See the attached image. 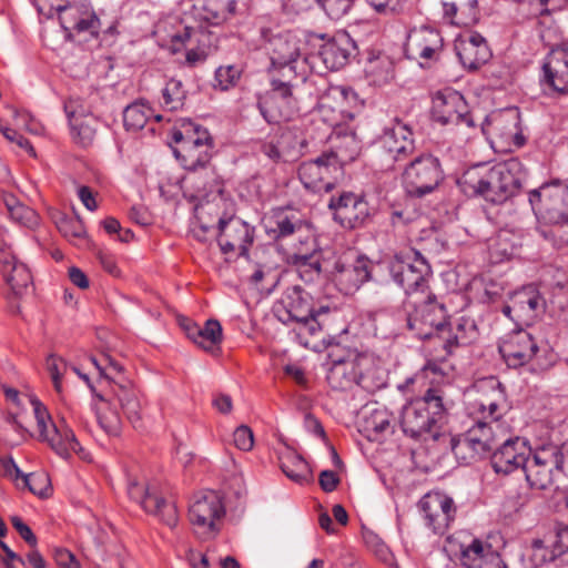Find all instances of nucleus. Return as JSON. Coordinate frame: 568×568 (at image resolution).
<instances>
[{
	"label": "nucleus",
	"mask_w": 568,
	"mask_h": 568,
	"mask_svg": "<svg viewBox=\"0 0 568 568\" xmlns=\"http://www.w3.org/2000/svg\"><path fill=\"white\" fill-rule=\"evenodd\" d=\"M467 412L476 424L452 438V450L457 458L473 462L491 455L504 437L499 420L506 413V394L501 383L489 377L475 384L468 394Z\"/></svg>",
	"instance_id": "nucleus-1"
},
{
	"label": "nucleus",
	"mask_w": 568,
	"mask_h": 568,
	"mask_svg": "<svg viewBox=\"0 0 568 568\" xmlns=\"http://www.w3.org/2000/svg\"><path fill=\"white\" fill-rule=\"evenodd\" d=\"M274 314L284 324L295 322L301 332H307L315 336L318 332L328 328L331 320L339 315V312L328 305L314 308L313 298L300 285L287 287L281 298L274 305Z\"/></svg>",
	"instance_id": "nucleus-2"
},
{
	"label": "nucleus",
	"mask_w": 568,
	"mask_h": 568,
	"mask_svg": "<svg viewBox=\"0 0 568 568\" xmlns=\"http://www.w3.org/2000/svg\"><path fill=\"white\" fill-rule=\"evenodd\" d=\"M444 390L438 387L428 388L423 396L409 400L402 408L400 427L412 438L438 436V423L446 413Z\"/></svg>",
	"instance_id": "nucleus-3"
},
{
	"label": "nucleus",
	"mask_w": 568,
	"mask_h": 568,
	"mask_svg": "<svg viewBox=\"0 0 568 568\" xmlns=\"http://www.w3.org/2000/svg\"><path fill=\"white\" fill-rule=\"evenodd\" d=\"M168 34L173 52L186 49L185 60L191 67L204 62L217 47V36L194 18H174Z\"/></svg>",
	"instance_id": "nucleus-4"
},
{
	"label": "nucleus",
	"mask_w": 568,
	"mask_h": 568,
	"mask_svg": "<svg viewBox=\"0 0 568 568\" xmlns=\"http://www.w3.org/2000/svg\"><path fill=\"white\" fill-rule=\"evenodd\" d=\"M407 328L419 338L437 337L449 318L445 303L432 292L406 297L404 301Z\"/></svg>",
	"instance_id": "nucleus-5"
},
{
	"label": "nucleus",
	"mask_w": 568,
	"mask_h": 568,
	"mask_svg": "<svg viewBox=\"0 0 568 568\" xmlns=\"http://www.w3.org/2000/svg\"><path fill=\"white\" fill-rule=\"evenodd\" d=\"M388 268L393 281L405 291L406 297L423 295L428 290L432 267L419 251L413 247L400 250L390 260Z\"/></svg>",
	"instance_id": "nucleus-6"
},
{
	"label": "nucleus",
	"mask_w": 568,
	"mask_h": 568,
	"mask_svg": "<svg viewBox=\"0 0 568 568\" xmlns=\"http://www.w3.org/2000/svg\"><path fill=\"white\" fill-rule=\"evenodd\" d=\"M530 455L524 470L531 488L547 489L560 474H568L561 446L548 443L538 446Z\"/></svg>",
	"instance_id": "nucleus-7"
},
{
	"label": "nucleus",
	"mask_w": 568,
	"mask_h": 568,
	"mask_svg": "<svg viewBox=\"0 0 568 568\" xmlns=\"http://www.w3.org/2000/svg\"><path fill=\"white\" fill-rule=\"evenodd\" d=\"M444 179L439 159L430 153L420 154L412 160L402 175L404 189L413 197L433 193Z\"/></svg>",
	"instance_id": "nucleus-8"
},
{
	"label": "nucleus",
	"mask_w": 568,
	"mask_h": 568,
	"mask_svg": "<svg viewBox=\"0 0 568 568\" xmlns=\"http://www.w3.org/2000/svg\"><path fill=\"white\" fill-rule=\"evenodd\" d=\"M39 439L47 443L60 457L69 458L71 453L84 458V450L80 446L73 430L64 423L54 424L45 408L38 399L31 400Z\"/></svg>",
	"instance_id": "nucleus-9"
},
{
	"label": "nucleus",
	"mask_w": 568,
	"mask_h": 568,
	"mask_svg": "<svg viewBox=\"0 0 568 568\" xmlns=\"http://www.w3.org/2000/svg\"><path fill=\"white\" fill-rule=\"evenodd\" d=\"M529 203L536 216L548 223L566 222L568 219V185L560 181L544 183L529 191Z\"/></svg>",
	"instance_id": "nucleus-10"
},
{
	"label": "nucleus",
	"mask_w": 568,
	"mask_h": 568,
	"mask_svg": "<svg viewBox=\"0 0 568 568\" xmlns=\"http://www.w3.org/2000/svg\"><path fill=\"white\" fill-rule=\"evenodd\" d=\"M224 515L222 498L214 490L196 495L189 508L190 523L195 535L202 540L212 539L219 534V521Z\"/></svg>",
	"instance_id": "nucleus-11"
},
{
	"label": "nucleus",
	"mask_w": 568,
	"mask_h": 568,
	"mask_svg": "<svg viewBox=\"0 0 568 568\" xmlns=\"http://www.w3.org/2000/svg\"><path fill=\"white\" fill-rule=\"evenodd\" d=\"M521 163L517 159L488 168L483 196L494 204H503L514 196L521 186Z\"/></svg>",
	"instance_id": "nucleus-12"
},
{
	"label": "nucleus",
	"mask_w": 568,
	"mask_h": 568,
	"mask_svg": "<svg viewBox=\"0 0 568 568\" xmlns=\"http://www.w3.org/2000/svg\"><path fill=\"white\" fill-rule=\"evenodd\" d=\"M310 41L321 43L317 47L316 57L327 70L336 71L344 68L358 53L355 40L346 31H338L334 36L314 33Z\"/></svg>",
	"instance_id": "nucleus-13"
},
{
	"label": "nucleus",
	"mask_w": 568,
	"mask_h": 568,
	"mask_svg": "<svg viewBox=\"0 0 568 568\" xmlns=\"http://www.w3.org/2000/svg\"><path fill=\"white\" fill-rule=\"evenodd\" d=\"M546 312V300L539 290L530 284L515 291L501 313L517 324L530 325Z\"/></svg>",
	"instance_id": "nucleus-14"
},
{
	"label": "nucleus",
	"mask_w": 568,
	"mask_h": 568,
	"mask_svg": "<svg viewBox=\"0 0 568 568\" xmlns=\"http://www.w3.org/2000/svg\"><path fill=\"white\" fill-rule=\"evenodd\" d=\"M432 115L434 121L447 125L465 124L475 128V121L462 93L453 89L438 91L433 98Z\"/></svg>",
	"instance_id": "nucleus-15"
},
{
	"label": "nucleus",
	"mask_w": 568,
	"mask_h": 568,
	"mask_svg": "<svg viewBox=\"0 0 568 568\" xmlns=\"http://www.w3.org/2000/svg\"><path fill=\"white\" fill-rule=\"evenodd\" d=\"M444 50V38L439 30L422 26L409 31L405 43L408 59L419 61L422 67L429 65L440 59Z\"/></svg>",
	"instance_id": "nucleus-16"
},
{
	"label": "nucleus",
	"mask_w": 568,
	"mask_h": 568,
	"mask_svg": "<svg viewBox=\"0 0 568 568\" xmlns=\"http://www.w3.org/2000/svg\"><path fill=\"white\" fill-rule=\"evenodd\" d=\"M128 494L132 500L139 503L143 509L158 516L166 526L173 528L179 521V513L173 499L162 497L155 488L130 480Z\"/></svg>",
	"instance_id": "nucleus-17"
},
{
	"label": "nucleus",
	"mask_w": 568,
	"mask_h": 568,
	"mask_svg": "<svg viewBox=\"0 0 568 568\" xmlns=\"http://www.w3.org/2000/svg\"><path fill=\"white\" fill-rule=\"evenodd\" d=\"M426 526L436 535H444L456 517V506L452 497L440 491H430L418 503Z\"/></svg>",
	"instance_id": "nucleus-18"
},
{
	"label": "nucleus",
	"mask_w": 568,
	"mask_h": 568,
	"mask_svg": "<svg viewBox=\"0 0 568 568\" xmlns=\"http://www.w3.org/2000/svg\"><path fill=\"white\" fill-rule=\"evenodd\" d=\"M254 241V227L237 216L219 220L217 243L224 254L246 255Z\"/></svg>",
	"instance_id": "nucleus-19"
},
{
	"label": "nucleus",
	"mask_w": 568,
	"mask_h": 568,
	"mask_svg": "<svg viewBox=\"0 0 568 568\" xmlns=\"http://www.w3.org/2000/svg\"><path fill=\"white\" fill-rule=\"evenodd\" d=\"M342 173L324 152L316 159L305 161L298 166V178L305 189L313 192H329Z\"/></svg>",
	"instance_id": "nucleus-20"
},
{
	"label": "nucleus",
	"mask_w": 568,
	"mask_h": 568,
	"mask_svg": "<svg viewBox=\"0 0 568 568\" xmlns=\"http://www.w3.org/2000/svg\"><path fill=\"white\" fill-rule=\"evenodd\" d=\"M498 351L509 368H519L534 358L538 345L529 332L518 328L500 339Z\"/></svg>",
	"instance_id": "nucleus-21"
},
{
	"label": "nucleus",
	"mask_w": 568,
	"mask_h": 568,
	"mask_svg": "<svg viewBox=\"0 0 568 568\" xmlns=\"http://www.w3.org/2000/svg\"><path fill=\"white\" fill-rule=\"evenodd\" d=\"M328 207L333 211L334 220L349 230L361 227L369 216L368 202L364 196L353 192L332 196Z\"/></svg>",
	"instance_id": "nucleus-22"
},
{
	"label": "nucleus",
	"mask_w": 568,
	"mask_h": 568,
	"mask_svg": "<svg viewBox=\"0 0 568 568\" xmlns=\"http://www.w3.org/2000/svg\"><path fill=\"white\" fill-rule=\"evenodd\" d=\"M530 454L531 448L524 438H506L494 447L490 464L495 473L508 475L518 468L524 469Z\"/></svg>",
	"instance_id": "nucleus-23"
},
{
	"label": "nucleus",
	"mask_w": 568,
	"mask_h": 568,
	"mask_svg": "<svg viewBox=\"0 0 568 568\" xmlns=\"http://www.w3.org/2000/svg\"><path fill=\"white\" fill-rule=\"evenodd\" d=\"M378 144L388 153L390 160L388 169L393 168L395 162L406 160L415 150L412 129L398 118L384 128Z\"/></svg>",
	"instance_id": "nucleus-24"
},
{
	"label": "nucleus",
	"mask_w": 568,
	"mask_h": 568,
	"mask_svg": "<svg viewBox=\"0 0 568 568\" xmlns=\"http://www.w3.org/2000/svg\"><path fill=\"white\" fill-rule=\"evenodd\" d=\"M263 36L265 38L264 49L270 57L272 67L296 63L301 57L303 41L295 32L264 31Z\"/></svg>",
	"instance_id": "nucleus-25"
},
{
	"label": "nucleus",
	"mask_w": 568,
	"mask_h": 568,
	"mask_svg": "<svg viewBox=\"0 0 568 568\" xmlns=\"http://www.w3.org/2000/svg\"><path fill=\"white\" fill-rule=\"evenodd\" d=\"M371 275L372 262L362 255L351 263L339 258L334 264L333 280L338 290L346 295L355 293L371 280Z\"/></svg>",
	"instance_id": "nucleus-26"
},
{
	"label": "nucleus",
	"mask_w": 568,
	"mask_h": 568,
	"mask_svg": "<svg viewBox=\"0 0 568 568\" xmlns=\"http://www.w3.org/2000/svg\"><path fill=\"white\" fill-rule=\"evenodd\" d=\"M479 336V331L474 318L462 315L454 321H447L438 339L446 356H452L462 348L473 344Z\"/></svg>",
	"instance_id": "nucleus-27"
},
{
	"label": "nucleus",
	"mask_w": 568,
	"mask_h": 568,
	"mask_svg": "<svg viewBox=\"0 0 568 568\" xmlns=\"http://www.w3.org/2000/svg\"><path fill=\"white\" fill-rule=\"evenodd\" d=\"M265 231L274 241L293 239L311 223L302 214L291 207H277L265 217Z\"/></svg>",
	"instance_id": "nucleus-28"
},
{
	"label": "nucleus",
	"mask_w": 568,
	"mask_h": 568,
	"mask_svg": "<svg viewBox=\"0 0 568 568\" xmlns=\"http://www.w3.org/2000/svg\"><path fill=\"white\" fill-rule=\"evenodd\" d=\"M456 54L465 69L477 70L491 58L486 39L478 32H466L455 40Z\"/></svg>",
	"instance_id": "nucleus-29"
},
{
	"label": "nucleus",
	"mask_w": 568,
	"mask_h": 568,
	"mask_svg": "<svg viewBox=\"0 0 568 568\" xmlns=\"http://www.w3.org/2000/svg\"><path fill=\"white\" fill-rule=\"evenodd\" d=\"M481 131L484 134L504 141L514 140L517 146H523L525 143V138L519 132V113L515 110L494 112L486 116L481 124Z\"/></svg>",
	"instance_id": "nucleus-30"
},
{
	"label": "nucleus",
	"mask_w": 568,
	"mask_h": 568,
	"mask_svg": "<svg viewBox=\"0 0 568 568\" xmlns=\"http://www.w3.org/2000/svg\"><path fill=\"white\" fill-rule=\"evenodd\" d=\"M64 112L69 119L73 141L83 148L91 145L97 133V120L85 113L79 99L65 101Z\"/></svg>",
	"instance_id": "nucleus-31"
},
{
	"label": "nucleus",
	"mask_w": 568,
	"mask_h": 568,
	"mask_svg": "<svg viewBox=\"0 0 568 568\" xmlns=\"http://www.w3.org/2000/svg\"><path fill=\"white\" fill-rule=\"evenodd\" d=\"M0 273L14 295L21 297L33 290V278L29 267L10 253H0Z\"/></svg>",
	"instance_id": "nucleus-32"
},
{
	"label": "nucleus",
	"mask_w": 568,
	"mask_h": 568,
	"mask_svg": "<svg viewBox=\"0 0 568 568\" xmlns=\"http://www.w3.org/2000/svg\"><path fill=\"white\" fill-rule=\"evenodd\" d=\"M362 151V143L356 133H336L329 138V149L323 151L331 162L343 173V166L355 161Z\"/></svg>",
	"instance_id": "nucleus-33"
},
{
	"label": "nucleus",
	"mask_w": 568,
	"mask_h": 568,
	"mask_svg": "<svg viewBox=\"0 0 568 568\" xmlns=\"http://www.w3.org/2000/svg\"><path fill=\"white\" fill-rule=\"evenodd\" d=\"M542 71L549 87L559 93H568V48H554L545 59Z\"/></svg>",
	"instance_id": "nucleus-34"
},
{
	"label": "nucleus",
	"mask_w": 568,
	"mask_h": 568,
	"mask_svg": "<svg viewBox=\"0 0 568 568\" xmlns=\"http://www.w3.org/2000/svg\"><path fill=\"white\" fill-rule=\"evenodd\" d=\"M364 362L366 358L362 356L334 361L326 374L328 385L335 390H346L357 385L358 372Z\"/></svg>",
	"instance_id": "nucleus-35"
},
{
	"label": "nucleus",
	"mask_w": 568,
	"mask_h": 568,
	"mask_svg": "<svg viewBox=\"0 0 568 568\" xmlns=\"http://www.w3.org/2000/svg\"><path fill=\"white\" fill-rule=\"evenodd\" d=\"M235 9L236 0H201L194 4V16L183 18H194L199 24L221 26L234 16Z\"/></svg>",
	"instance_id": "nucleus-36"
},
{
	"label": "nucleus",
	"mask_w": 568,
	"mask_h": 568,
	"mask_svg": "<svg viewBox=\"0 0 568 568\" xmlns=\"http://www.w3.org/2000/svg\"><path fill=\"white\" fill-rule=\"evenodd\" d=\"M443 19L452 26L468 28L479 21L478 0H442Z\"/></svg>",
	"instance_id": "nucleus-37"
},
{
	"label": "nucleus",
	"mask_w": 568,
	"mask_h": 568,
	"mask_svg": "<svg viewBox=\"0 0 568 568\" xmlns=\"http://www.w3.org/2000/svg\"><path fill=\"white\" fill-rule=\"evenodd\" d=\"M462 565L465 568H507L500 555L489 544L474 539L462 551Z\"/></svg>",
	"instance_id": "nucleus-38"
},
{
	"label": "nucleus",
	"mask_w": 568,
	"mask_h": 568,
	"mask_svg": "<svg viewBox=\"0 0 568 568\" xmlns=\"http://www.w3.org/2000/svg\"><path fill=\"white\" fill-rule=\"evenodd\" d=\"M172 140L176 146H194L195 149H214V141L209 131L190 119H182L172 130Z\"/></svg>",
	"instance_id": "nucleus-39"
},
{
	"label": "nucleus",
	"mask_w": 568,
	"mask_h": 568,
	"mask_svg": "<svg viewBox=\"0 0 568 568\" xmlns=\"http://www.w3.org/2000/svg\"><path fill=\"white\" fill-rule=\"evenodd\" d=\"M184 183L193 191L192 197L207 199L213 193H221L222 183L214 166L189 170Z\"/></svg>",
	"instance_id": "nucleus-40"
},
{
	"label": "nucleus",
	"mask_w": 568,
	"mask_h": 568,
	"mask_svg": "<svg viewBox=\"0 0 568 568\" xmlns=\"http://www.w3.org/2000/svg\"><path fill=\"white\" fill-rule=\"evenodd\" d=\"M280 467L292 481L304 485L312 480L308 463L295 450L286 447L278 454Z\"/></svg>",
	"instance_id": "nucleus-41"
},
{
	"label": "nucleus",
	"mask_w": 568,
	"mask_h": 568,
	"mask_svg": "<svg viewBox=\"0 0 568 568\" xmlns=\"http://www.w3.org/2000/svg\"><path fill=\"white\" fill-rule=\"evenodd\" d=\"M257 108L268 124L290 121L298 113V105L264 94L258 98Z\"/></svg>",
	"instance_id": "nucleus-42"
},
{
	"label": "nucleus",
	"mask_w": 568,
	"mask_h": 568,
	"mask_svg": "<svg viewBox=\"0 0 568 568\" xmlns=\"http://www.w3.org/2000/svg\"><path fill=\"white\" fill-rule=\"evenodd\" d=\"M364 429L369 439L378 440L394 433L395 418L385 407L374 408L364 419Z\"/></svg>",
	"instance_id": "nucleus-43"
},
{
	"label": "nucleus",
	"mask_w": 568,
	"mask_h": 568,
	"mask_svg": "<svg viewBox=\"0 0 568 568\" xmlns=\"http://www.w3.org/2000/svg\"><path fill=\"white\" fill-rule=\"evenodd\" d=\"M488 168L484 163L473 165L457 179V184L466 196H483Z\"/></svg>",
	"instance_id": "nucleus-44"
},
{
	"label": "nucleus",
	"mask_w": 568,
	"mask_h": 568,
	"mask_svg": "<svg viewBox=\"0 0 568 568\" xmlns=\"http://www.w3.org/2000/svg\"><path fill=\"white\" fill-rule=\"evenodd\" d=\"M53 219L61 235L71 244L81 246L88 243V233L79 216H69L64 213L58 212Z\"/></svg>",
	"instance_id": "nucleus-45"
},
{
	"label": "nucleus",
	"mask_w": 568,
	"mask_h": 568,
	"mask_svg": "<svg viewBox=\"0 0 568 568\" xmlns=\"http://www.w3.org/2000/svg\"><path fill=\"white\" fill-rule=\"evenodd\" d=\"M173 153L185 171L200 170L201 168L213 166L211 160L213 149H195L194 146H175Z\"/></svg>",
	"instance_id": "nucleus-46"
},
{
	"label": "nucleus",
	"mask_w": 568,
	"mask_h": 568,
	"mask_svg": "<svg viewBox=\"0 0 568 568\" xmlns=\"http://www.w3.org/2000/svg\"><path fill=\"white\" fill-rule=\"evenodd\" d=\"M314 3L321 6L331 19L339 20L351 11L354 0H294L297 12L311 9Z\"/></svg>",
	"instance_id": "nucleus-47"
},
{
	"label": "nucleus",
	"mask_w": 568,
	"mask_h": 568,
	"mask_svg": "<svg viewBox=\"0 0 568 568\" xmlns=\"http://www.w3.org/2000/svg\"><path fill=\"white\" fill-rule=\"evenodd\" d=\"M287 263L296 268L302 281L313 283L321 277L323 271V253L288 258Z\"/></svg>",
	"instance_id": "nucleus-48"
},
{
	"label": "nucleus",
	"mask_w": 568,
	"mask_h": 568,
	"mask_svg": "<svg viewBox=\"0 0 568 568\" xmlns=\"http://www.w3.org/2000/svg\"><path fill=\"white\" fill-rule=\"evenodd\" d=\"M323 253L320 247L312 224L306 226L304 231L292 239L291 251L287 253L288 258L297 256L314 255Z\"/></svg>",
	"instance_id": "nucleus-49"
},
{
	"label": "nucleus",
	"mask_w": 568,
	"mask_h": 568,
	"mask_svg": "<svg viewBox=\"0 0 568 568\" xmlns=\"http://www.w3.org/2000/svg\"><path fill=\"white\" fill-rule=\"evenodd\" d=\"M114 396L129 422L133 427H138L141 422V405L135 390L129 386L119 385L118 389H114Z\"/></svg>",
	"instance_id": "nucleus-50"
},
{
	"label": "nucleus",
	"mask_w": 568,
	"mask_h": 568,
	"mask_svg": "<svg viewBox=\"0 0 568 568\" xmlns=\"http://www.w3.org/2000/svg\"><path fill=\"white\" fill-rule=\"evenodd\" d=\"M275 140L287 161L297 156L305 146V140L296 126L281 128Z\"/></svg>",
	"instance_id": "nucleus-51"
},
{
	"label": "nucleus",
	"mask_w": 568,
	"mask_h": 568,
	"mask_svg": "<svg viewBox=\"0 0 568 568\" xmlns=\"http://www.w3.org/2000/svg\"><path fill=\"white\" fill-rule=\"evenodd\" d=\"M0 466L3 471V475L9 477L10 479L17 481L19 478L22 480V486L28 487L31 493L34 495L42 496V490L37 489L36 484L38 481L44 483L47 478L40 475H26L23 474L14 459L11 456L0 458Z\"/></svg>",
	"instance_id": "nucleus-52"
},
{
	"label": "nucleus",
	"mask_w": 568,
	"mask_h": 568,
	"mask_svg": "<svg viewBox=\"0 0 568 568\" xmlns=\"http://www.w3.org/2000/svg\"><path fill=\"white\" fill-rule=\"evenodd\" d=\"M186 99V91L181 80L171 79L161 90L159 100L162 109L168 111H178L183 108Z\"/></svg>",
	"instance_id": "nucleus-53"
},
{
	"label": "nucleus",
	"mask_w": 568,
	"mask_h": 568,
	"mask_svg": "<svg viewBox=\"0 0 568 568\" xmlns=\"http://www.w3.org/2000/svg\"><path fill=\"white\" fill-rule=\"evenodd\" d=\"M151 115L152 109L149 105L134 102L124 109L123 124L128 131H138L144 128Z\"/></svg>",
	"instance_id": "nucleus-54"
},
{
	"label": "nucleus",
	"mask_w": 568,
	"mask_h": 568,
	"mask_svg": "<svg viewBox=\"0 0 568 568\" xmlns=\"http://www.w3.org/2000/svg\"><path fill=\"white\" fill-rule=\"evenodd\" d=\"M201 334L197 336L196 345L206 352L214 353L222 342V326L217 320H207L200 326Z\"/></svg>",
	"instance_id": "nucleus-55"
},
{
	"label": "nucleus",
	"mask_w": 568,
	"mask_h": 568,
	"mask_svg": "<svg viewBox=\"0 0 568 568\" xmlns=\"http://www.w3.org/2000/svg\"><path fill=\"white\" fill-rule=\"evenodd\" d=\"M294 83H291V79L271 78V89L265 92L264 95L287 101L294 105H297V99L294 95Z\"/></svg>",
	"instance_id": "nucleus-56"
},
{
	"label": "nucleus",
	"mask_w": 568,
	"mask_h": 568,
	"mask_svg": "<svg viewBox=\"0 0 568 568\" xmlns=\"http://www.w3.org/2000/svg\"><path fill=\"white\" fill-rule=\"evenodd\" d=\"M363 540L368 549H371L375 556L384 561L388 562L392 559V552L383 539L371 529H363Z\"/></svg>",
	"instance_id": "nucleus-57"
},
{
	"label": "nucleus",
	"mask_w": 568,
	"mask_h": 568,
	"mask_svg": "<svg viewBox=\"0 0 568 568\" xmlns=\"http://www.w3.org/2000/svg\"><path fill=\"white\" fill-rule=\"evenodd\" d=\"M242 74V69L237 65H223L215 71L216 87L222 91L233 88L239 82Z\"/></svg>",
	"instance_id": "nucleus-58"
},
{
	"label": "nucleus",
	"mask_w": 568,
	"mask_h": 568,
	"mask_svg": "<svg viewBox=\"0 0 568 568\" xmlns=\"http://www.w3.org/2000/svg\"><path fill=\"white\" fill-rule=\"evenodd\" d=\"M357 385L368 393H374L385 386V381L374 367H367L365 371L359 368Z\"/></svg>",
	"instance_id": "nucleus-59"
},
{
	"label": "nucleus",
	"mask_w": 568,
	"mask_h": 568,
	"mask_svg": "<svg viewBox=\"0 0 568 568\" xmlns=\"http://www.w3.org/2000/svg\"><path fill=\"white\" fill-rule=\"evenodd\" d=\"M99 28V18L93 11L87 8L78 21V24L74 26L72 32H75L77 34L88 33L90 36H98Z\"/></svg>",
	"instance_id": "nucleus-60"
},
{
	"label": "nucleus",
	"mask_w": 568,
	"mask_h": 568,
	"mask_svg": "<svg viewBox=\"0 0 568 568\" xmlns=\"http://www.w3.org/2000/svg\"><path fill=\"white\" fill-rule=\"evenodd\" d=\"M45 365L55 390L61 392L62 376L67 369L65 361L62 357L51 354L48 356Z\"/></svg>",
	"instance_id": "nucleus-61"
},
{
	"label": "nucleus",
	"mask_w": 568,
	"mask_h": 568,
	"mask_svg": "<svg viewBox=\"0 0 568 568\" xmlns=\"http://www.w3.org/2000/svg\"><path fill=\"white\" fill-rule=\"evenodd\" d=\"M85 9L87 7L84 6H70L60 11L59 20L64 31L72 32Z\"/></svg>",
	"instance_id": "nucleus-62"
},
{
	"label": "nucleus",
	"mask_w": 568,
	"mask_h": 568,
	"mask_svg": "<svg viewBox=\"0 0 568 568\" xmlns=\"http://www.w3.org/2000/svg\"><path fill=\"white\" fill-rule=\"evenodd\" d=\"M551 224L552 226L549 230L541 232L544 237L550 241L556 247H562L568 244V224L566 222Z\"/></svg>",
	"instance_id": "nucleus-63"
},
{
	"label": "nucleus",
	"mask_w": 568,
	"mask_h": 568,
	"mask_svg": "<svg viewBox=\"0 0 568 568\" xmlns=\"http://www.w3.org/2000/svg\"><path fill=\"white\" fill-rule=\"evenodd\" d=\"M379 14L394 16L403 11L404 4L399 0H366Z\"/></svg>",
	"instance_id": "nucleus-64"
}]
</instances>
